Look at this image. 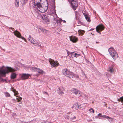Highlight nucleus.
<instances>
[{
  "label": "nucleus",
  "mask_w": 123,
  "mask_h": 123,
  "mask_svg": "<svg viewBox=\"0 0 123 123\" xmlns=\"http://www.w3.org/2000/svg\"><path fill=\"white\" fill-rule=\"evenodd\" d=\"M33 12L37 15L40 12L44 13L48 8V4L47 0H34Z\"/></svg>",
  "instance_id": "obj_1"
},
{
  "label": "nucleus",
  "mask_w": 123,
  "mask_h": 123,
  "mask_svg": "<svg viewBox=\"0 0 123 123\" xmlns=\"http://www.w3.org/2000/svg\"><path fill=\"white\" fill-rule=\"evenodd\" d=\"M15 70L12 68L7 67L3 66L0 67V79H1L3 81H6V80L1 78V77H5L6 75L8 74L10 72H14Z\"/></svg>",
  "instance_id": "obj_2"
},
{
  "label": "nucleus",
  "mask_w": 123,
  "mask_h": 123,
  "mask_svg": "<svg viewBox=\"0 0 123 123\" xmlns=\"http://www.w3.org/2000/svg\"><path fill=\"white\" fill-rule=\"evenodd\" d=\"M108 51L111 56L114 59L118 57V55L114 48L112 47L109 48L108 49Z\"/></svg>",
  "instance_id": "obj_3"
},
{
  "label": "nucleus",
  "mask_w": 123,
  "mask_h": 123,
  "mask_svg": "<svg viewBox=\"0 0 123 123\" xmlns=\"http://www.w3.org/2000/svg\"><path fill=\"white\" fill-rule=\"evenodd\" d=\"M42 19L43 22L45 24H48L50 23V21L48 16L45 15L42 16Z\"/></svg>",
  "instance_id": "obj_4"
},
{
  "label": "nucleus",
  "mask_w": 123,
  "mask_h": 123,
  "mask_svg": "<svg viewBox=\"0 0 123 123\" xmlns=\"http://www.w3.org/2000/svg\"><path fill=\"white\" fill-rule=\"evenodd\" d=\"M21 79L25 80L27 79L31 76V75L28 74L23 73L19 74Z\"/></svg>",
  "instance_id": "obj_5"
},
{
  "label": "nucleus",
  "mask_w": 123,
  "mask_h": 123,
  "mask_svg": "<svg viewBox=\"0 0 123 123\" xmlns=\"http://www.w3.org/2000/svg\"><path fill=\"white\" fill-rule=\"evenodd\" d=\"M49 62L51 65L52 67L56 68L59 65V63L56 61H54L51 60H49Z\"/></svg>",
  "instance_id": "obj_6"
},
{
  "label": "nucleus",
  "mask_w": 123,
  "mask_h": 123,
  "mask_svg": "<svg viewBox=\"0 0 123 123\" xmlns=\"http://www.w3.org/2000/svg\"><path fill=\"white\" fill-rule=\"evenodd\" d=\"M13 33L14 35L17 37L21 38L23 40L25 41L26 42V39L24 37L21 36L20 33L17 31H14Z\"/></svg>",
  "instance_id": "obj_7"
},
{
  "label": "nucleus",
  "mask_w": 123,
  "mask_h": 123,
  "mask_svg": "<svg viewBox=\"0 0 123 123\" xmlns=\"http://www.w3.org/2000/svg\"><path fill=\"white\" fill-rule=\"evenodd\" d=\"M32 70L35 72H37L39 74H43L45 73L42 70L38 68L33 67L32 68Z\"/></svg>",
  "instance_id": "obj_8"
},
{
  "label": "nucleus",
  "mask_w": 123,
  "mask_h": 123,
  "mask_svg": "<svg viewBox=\"0 0 123 123\" xmlns=\"http://www.w3.org/2000/svg\"><path fill=\"white\" fill-rule=\"evenodd\" d=\"M67 54L68 56L71 57L72 58L75 57L77 58L80 55V54L74 53V52H68Z\"/></svg>",
  "instance_id": "obj_9"
},
{
  "label": "nucleus",
  "mask_w": 123,
  "mask_h": 123,
  "mask_svg": "<svg viewBox=\"0 0 123 123\" xmlns=\"http://www.w3.org/2000/svg\"><path fill=\"white\" fill-rule=\"evenodd\" d=\"M28 39L29 41L33 44L35 46H37L38 45V43L37 41L33 38H32L30 36H29Z\"/></svg>",
  "instance_id": "obj_10"
},
{
  "label": "nucleus",
  "mask_w": 123,
  "mask_h": 123,
  "mask_svg": "<svg viewBox=\"0 0 123 123\" xmlns=\"http://www.w3.org/2000/svg\"><path fill=\"white\" fill-rule=\"evenodd\" d=\"M72 93L74 95H78V96L80 97L81 96V92L79 90L75 89H73L72 90Z\"/></svg>",
  "instance_id": "obj_11"
},
{
  "label": "nucleus",
  "mask_w": 123,
  "mask_h": 123,
  "mask_svg": "<svg viewBox=\"0 0 123 123\" xmlns=\"http://www.w3.org/2000/svg\"><path fill=\"white\" fill-rule=\"evenodd\" d=\"M104 27L102 25H99L96 27V30L97 32L100 33L99 31H102L104 29Z\"/></svg>",
  "instance_id": "obj_12"
},
{
  "label": "nucleus",
  "mask_w": 123,
  "mask_h": 123,
  "mask_svg": "<svg viewBox=\"0 0 123 123\" xmlns=\"http://www.w3.org/2000/svg\"><path fill=\"white\" fill-rule=\"evenodd\" d=\"M71 5L72 7L74 10L76 9V7L77 6V2L76 0H72L71 1Z\"/></svg>",
  "instance_id": "obj_13"
},
{
  "label": "nucleus",
  "mask_w": 123,
  "mask_h": 123,
  "mask_svg": "<svg viewBox=\"0 0 123 123\" xmlns=\"http://www.w3.org/2000/svg\"><path fill=\"white\" fill-rule=\"evenodd\" d=\"M58 92L59 94L61 95L64 94L63 91H64V89L62 87H58L57 88Z\"/></svg>",
  "instance_id": "obj_14"
},
{
  "label": "nucleus",
  "mask_w": 123,
  "mask_h": 123,
  "mask_svg": "<svg viewBox=\"0 0 123 123\" xmlns=\"http://www.w3.org/2000/svg\"><path fill=\"white\" fill-rule=\"evenodd\" d=\"M68 75V77L70 78H72L74 77H75L76 78H78L79 77L78 75L75 74L73 73L70 71Z\"/></svg>",
  "instance_id": "obj_15"
},
{
  "label": "nucleus",
  "mask_w": 123,
  "mask_h": 123,
  "mask_svg": "<svg viewBox=\"0 0 123 123\" xmlns=\"http://www.w3.org/2000/svg\"><path fill=\"white\" fill-rule=\"evenodd\" d=\"M70 71L67 69H64L62 70L63 74L65 76L68 77Z\"/></svg>",
  "instance_id": "obj_16"
},
{
  "label": "nucleus",
  "mask_w": 123,
  "mask_h": 123,
  "mask_svg": "<svg viewBox=\"0 0 123 123\" xmlns=\"http://www.w3.org/2000/svg\"><path fill=\"white\" fill-rule=\"evenodd\" d=\"M81 105L78 104V103H76L74 104L73 107H72V108H74L76 110L79 109L81 108Z\"/></svg>",
  "instance_id": "obj_17"
},
{
  "label": "nucleus",
  "mask_w": 123,
  "mask_h": 123,
  "mask_svg": "<svg viewBox=\"0 0 123 123\" xmlns=\"http://www.w3.org/2000/svg\"><path fill=\"white\" fill-rule=\"evenodd\" d=\"M83 14L85 17V18L87 21L89 22H90L91 20L90 19V18L89 17V16L88 15L87 12L83 13Z\"/></svg>",
  "instance_id": "obj_18"
},
{
  "label": "nucleus",
  "mask_w": 123,
  "mask_h": 123,
  "mask_svg": "<svg viewBox=\"0 0 123 123\" xmlns=\"http://www.w3.org/2000/svg\"><path fill=\"white\" fill-rule=\"evenodd\" d=\"M70 40L73 43H75L77 41V38L75 36H71L70 37Z\"/></svg>",
  "instance_id": "obj_19"
},
{
  "label": "nucleus",
  "mask_w": 123,
  "mask_h": 123,
  "mask_svg": "<svg viewBox=\"0 0 123 123\" xmlns=\"http://www.w3.org/2000/svg\"><path fill=\"white\" fill-rule=\"evenodd\" d=\"M10 90L11 91H12L13 92L14 96L16 97V96L18 95V92L16 91L15 89H14L13 87H12Z\"/></svg>",
  "instance_id": "obj_20"
},
{
  "label": "nucleus",
  "mask_w": 123,
  "mask_h": 123,
  "mask_svg": "<svg viewBox=\"0 0 123 123\" xmlns=\"http://www.w3.org/2000/svg\"><path fill=\"white\" fill-rule=\"evenodd\" d=\"M17 74L15 73H12L11 75L10 78L11 79H13L17 77Z\"/></svg>",
  "instance_id": "obj_21"
},
{
  "label": "nucleus",
  "mask_w": 123,
  "mask_h": 123,
  "mask_svg": "<svg viewBox=\"0 0 123 123\" xmlns=\"http://www.w3.org/2000/svg\"><path fill=\"white\" fill-rule=\"evenodd\" d=\"M76 117L74 116V114H71V116L70 119L71 121L73 122H74L76 121Z\"/></svg>",
  "instance_id": "obj_22"
},
{
  "label": "nucleus",
  "mask_w": 123,
  "mask_h": 123,
  "mask_svg": "<svg viewBox=\"0 0 123 123\" xmlns=\"http://www.w3.org/2000/svg\"><path fill=\"white\" fill-rule=\"evenodd\" d=\"M16 97H17L16 99L17 102H19L20 104H22V98L19 96H16Z\"/></svg>",
  "instance_id": "obj_23"
},
{
  "label": "nucleus",
  "mask_w": 123,
  "mask_h": 123,
  "mask_svg": "<svg viewBox=\"0 0 123 123\" xmlns=\"http://www.w3.org/2000/svg\"><path fill=\"white\" fill-rule=\"evenodd\" d=\"M55 7L54 5L52 7V8H51L50 10V12L52 13V14H55Z\"/></svg>",
  "instance_id": "obj_24"
},
{
  "label": "nucleus",
  "mask_w": 123,
  "mask_h": 123,
  "mask_svg": "<svg viewBox=\"0 0 123 123\" xmlns=\"http://www.w3.org/2000/svg\"><path fill=\"white\" fill-rule=\"evenodd\" d=\"M108 71L111 73L113 74L114 72V70L112 66H111L109 67Z\"/></svg>",
  "instance_id": "obj_25"
},
{
  "label": "nucleus",
  "mask_w": 123,
  "mask_h": 123,
  "mask_svg": "<svg viewBox=\"0 0 123 123\" xmlns=\"http://www.w3.org/2000/svg\"><path fill=\"white\" fill-rule=\"evenodd\" d=\"M15 5L16 7L18 6L19 5V1L18 0H15Z\"/></svg>",
  "instance_id": "obj_26"
},
{
  "label": "nucleus",
  "mask_w": 123,
  "mask_h": 123,
  "mask_svg": "<svg viewBox=\"0 0 123 123\" xmlns=\"http://www.w3.org/2000/svg\"><path fill=\"white\" fill-rule=\"evenodd\" d=\"M101 117H103V118H106L107 119H111V117H109L108 116H107L105 115H104L102 116H101Z\"/></svg>",
  "instance_id": "obj_27"
},
{
  "label": "nucleus",
  "mask_w": 123,
  "mask_h": 123,
  "mask_svg": "<svg viewBox=\"0 0 123 123\" xmlns=\"http://www.w3.org/2000/svg\"><path fill=\"white\" fill-rule=\"evenodd\" d=\"M85 31L84 30H78V32L79 33L80 35H82L85 32Z\"/></svg>",
  "instance_id": "obj_28"
},
{
  "label": "nucleus",
  "mask_w": 123,
  "mask_h": 123,
  "mask_svg": "<svg viewBox=\"0 0 123 123\" xmlns=\"http://www.w3.org/2000/svg\"><path fill=\"white\" fill-rule=\"evenodd\" d=\"M90 112L92 114H93L94 113V111L93 109L91 108L89 110Z\"/></svg>",
  "instance_id": "obj_29"
},
{
  "label": "nucleus",
  "mask_w": 123,
  "mask_h": 123,
  "mask_svg": "<svg viewBox=\"0 0 123 123\" xmlns=\"http://www.w3.org/2000/svg\"><path fill=\"white\" fill-rule=\"evenodd\" d=\"M27 1V0H21L20 2L22 4H24Z\"/></svg>",
  "instance_id": "obj_30"
},
{
  "label": "nucleus",
  "mask_w": 123,
  "mask_h": 123,
  "mask_svg": "<svg viewBox=\"0 0 123 123\" xmlns=\"http://www.w3.org/2000/svg\"><path fill=\"white\" fill-rule=\"evenodd\" d=\"M5 94L6 97H9L10 96V94L8 92H6L5 93Z\"/></svg>",
  "instance_id": "obj_31"
},
{
  "label": "nucleus",
  "mask_w": 123,
  "mask_h": 123,
  "mask_svg": "<svg viewBox=\"0 0 123 123\" xmlns=\"http://www.w3.org/2000/svg\"><path fill=\"white\" fill-rule=\"evenodd\" d=\"M102 114L101 113H100L97 116H99V118L100 119H103V117H101V115Z\"/></svg>",
  "instance_id": "obj_32"
},
{
  "label": "nucleus",
  "mask_w": 123,
  "mask_h": 123,
  "mask_svg": "<svg viewBox=\"0 0 123 123\" xmlns=\"http://www.w3.org/2000/svg\"><path fill=\"white\" fill-rule=\"evenodd\" d=\"M39 29H40L42 32L44 33L46 31L45 30L43 29V28H39Z\"/></svg>",
  "instance_id": "obj_33"
},
{
  "label": "nucleus",
  "mask_w": 123,
  "mask_h": 123,
  "mask_svg": "<svg viewBox=\"0 0 123 123\" xmlns=\"http://www.w3.org/2000/svg\"><path fill=\"white\" fill-rule=\"evenodd\" d=\"M118 101H121L122 103L123 102V97L120 98L119 99H118Z\"/></svg>",
  "instance_id": "obj_34"
},
{
  "label": "nucleus",
  "mask_w": 123,
  "mask_h": 123,
  "mask_svg": "<svg viewBox=\"0 0 123 123\" xmlns=\"http://www.w3.org/2000/svg\"><path fill=\"white\" fill-rule=\"evenodd\" d=\"M64 117L65 119H69L70 118L69 116L67 115H66Z\"/></svg>",
  "instance_id": "obj_35"
},
{
  "label": "nucleus",
  "mask_w": 123,
  "mask_h": 123,
  "mask_svg": "<svg viewBox=\"0 0 123 123\" xmlns=\"http://www.w3.org/2000/svg\"><path fill=\"white\" fill-rule=\"evenodd\" d=\"M81 23L80 21H78V23L77 24V25H81Z\"/></svg>",
  "instance_id": "obj_36"
},
{
  "label": "nucleus",
  "mask_w": 123,
  "mask_h": 123,
  "mask_svg": "<svg viewBox=\"0 0 123 123\" xmlns=\"http://www.w3.org/2000/svg\"><path fill=\"white\" fill-rule=\"evenodd\" d=\"M62 21V20L61 19H60L59 20V22H60L61 21Z\"/></svg>",
  "instance_id": "obj_37"
},
{
  "label": "nucleus",
  "mask_w": 123,
  "mask_h": 123,
  "mask_svg": "<svg viewBox=\"0 0 123 123\" xmlns=\"http://www.w3.org/2000/svg\"><path fill=\"white\" fill-rule=\"evenodd\" d=\"M63 22H64V23H65L66 22V21L64 20H63Z\"/></svg>",
  "instance_id": "obj_38"
},
{
  "label": "nucleus",
  "mask_w": 123,
  "mask_h": 123,
  "mask_svg": "<svg viewBox=\"0 0 123 123\" xmlns=\"http://www.w3.org/2000/svg\"><path fill=\"white\" fill-rule=\"evenodd\" d=\"M45 92V93H46V94H48V93L46 92Z\"/></svg>",
  "instance_id": "obj_39"
}]
</instances>
